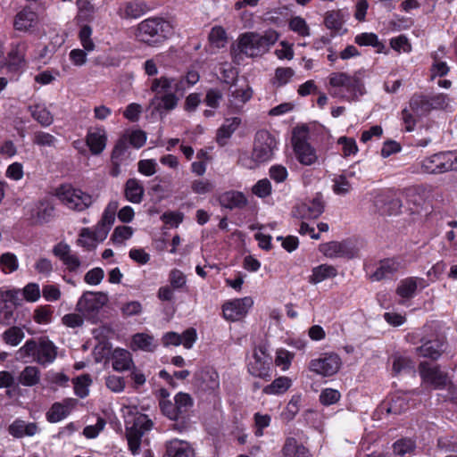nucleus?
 Returning a JSON list of instances; mask_svg holds the SVG:
<instances>
[{"mask_svg":"<svg viewBox=\"0 0 457 457\" xmlns=\"http://www.w3.org/2000/svg\"><path fill=\"white\" fill-rule=\"evenodd\" d=\"M278 39V34L274 30L266 31L264 35L254 32L242 34L230 53L235 63L240 64L244 56L254 58L262 55Z\"/></svg>","mask_w":457,"mask_h":457,"instance_id":"f257e3e1","label":"nucleus"},{"mask_svg":"<svg viewBox=\"0 0 457 457\" xmlns=\"http://www.w3.org/2000/svg\"><path fill=\"white\" fill-rule=\"evenodd\" d=\"M183 80L166 76L154 79L150 87L154 94L150 101V107L153 108V112L162 113L163 111L170 112L175 109L179 100L176 94L183 90Z\"/></svg>","mask_w":457,"mask_h":457,"instance_id":"f03ea898","label":"nucleus"},{"mask_svg":"<svg viewBox=\"0 0 457 457\" xmlns=\"http://www.w3.org/2000/svg\"><path fill=\"white\" fill-rule=\"evenodd\" d=\"M363 71H355L353 75L346 72H333L329 75V94L348 102L357 99L365 94L362 80Z\"/></svg>","mask_w":457,"mask_h":457,"instance_id":"7ed1b4c3","label":"nucleus"},{"mask_svg":"<svg viewBox=\"0 0 457 457\" xmlns=\"http://www.w3.org/2000/svg\"><path fill=\"white\" fill-rule=\"evenodd\" d=\"M278 148V142L274 136L267 130L256 133L252 155L240 157V163L246 169H255L261 164L270 161Z\"/></svg>","mask_w":457,"mask_h":457,"instance_id":"20e7f679","label":"nucleus"},{"mask_svg":"<svg viewBox=\"0 0 457 457\" xmlns=\"http://www.w3.org/2000/svg\"><path fill=\"white\" fill-rule=\"evenodd\" d=\"M17 355L19 359L32 357L40 364H47L54 361L56 351L53 342L48 339L40 338L38 342L30 339L19 349Z\"/></svg>","mask_w":457,"mask_h":457,"instance_id":"39448f33","label":"nucleus"},{"mask_svg":"<svg viewBox=\"0 0 457 457\" xmlns=\"http://www.w3.org/2000/svg\"><path fill=\"white\" fill-rule=\"evenodd\" d=\"M172 33L170 23L162 18H150L138 26V37L141 41L154 44L167 38Z\"/></svg>","mask_w":457,"mask_h":457,"instance_id":"423d86ee","label":"nucleus"},{"mask_svg":"<svg viewBox=\"0 0 457 457\" xmlns=\"http://www.w3.org/2000/svg\"><path fill=\"white\" fill-rule=\"evenodd\" d=\"M421 170L428 174H441L457 170V150L434 154L420 163Z\"/></svg>","mask_w":457,"mask_h":457,"instance_id":"0eeeda50","label":"nucleus"},{"mask_svg":"<svg viewBox=\"0 0 457 457\" xmlns=\"http://www.w3.org/2000/svg\"><path fill=\"white\" fill-rule=\"evenodd\" d=\"M59 201L67 208L77 212L87 209L94 202L92 195L71 185L59 187Z\"/></svg>","mask_w":457,"mask_h":457,"instance_id":"6e6552de","label":"nucleus"},{"mask_svg":"<svg viewBox=\"0 0 457 457\" xmlns=\"http://www.w3.org/2000/svg\"><path fill=\"white\" fill-rule=\"evenodd\" d=\"M271 364L272 358L267 353V347L262 345L253 350L247 369L251 375L269 380L271 378Z\"/></svg>","mask_w":457,"mask_h":457,"instance_id":"1a4fd4ad","label":"nucleus"},{"mask_svg":"<svg viewBox=\"0 0 457 457\" xmlns=\"http://www.w3.org/2000/svg\"><path fill=\"white\" fill-rule=\"evenodd\" d=\"M152 426V420L146 415L140 414L135 418L134 422L130 427H127L126 436L128 445L133 455L138 453L141 438L145 432L151 429Z\"/></svg>","mask_w":457,"mask_h":457,"instance_id":"9d476101","label":"nucleus"},{"mask_svg":"<svg viewBox=\"0 0 457 457\" xmlns=\"http://www.w3.org/2000/svg\"><path fill=\"white\" fill-rule=\"evenodd\" d=\"M341 366V359L336 353H326L320 358L313 359L309 363L311 371L328 377L336 374Z\"/></svg>","mask_w":457,"mask_h":457,"instance_id":"9b49d317","label":"nucleus"},{"mask_svg":"<svg viewBox=\"0 0 457 457\" xmlns=\"http://www.w3.org/2000/svg\"><path fill=\"white\" fill-rule=\"evenodd\" d=\"M419 370L423 381L431 385L435 389L445 388L450 382L447 373L442 371L437 366L421 362Z\"/></svg>","mask_w":457,"mask_h":457,"instance_id":"f8f14e48","label":"nucleus"},{"mask_svg":"<svg viewBox=\"0 0 457 457\" xmlns=\"http://www.w3.org/2000/svg\"><path fill=\"white\" fill-rule=\"evenodd\" d=\"M18 292H0V324L11 325L15 321L14 311L18 304Z\"/></svg>","mask_w":457,"mask_h":457,"instance_id":"ddd939ff","label":"nucleus"},{"mask_svg":"<svg viewBox=\"0 0 457 457\" xmlns=\"http://www.w3.org/2000/svg\"><path fill=\"white\" fill-rule=\"evenodd\" d=\"M405 267L406 262L402 257L386 258L380 261L370 278L374 281L390 278Z\"/></svg>","mask_w":457,"mask_h":457,"instance_id":"4468645a","label":"nucleus"},{"mask_svg":"<svg viewBox=\"0 0 457 457\" xmlns=\"http://www.w3.org/2000/svg\"><path fill=\"white\" fill-rule=\"evenodd\" d=\"M251 297H244L226 302L222 306L223 317L229 321H236L244 317L252 307Z\"/></svg>","mask_w":457,"mask_h":457,"instance_id":"2eb2a0df","label":"nucleus"},{"mask_svg":"<svg viewBox=\"0 0 457 457\" xmlns=\"http://www.w3.org/2000/svg\"><path fill=\"white\" fill-rule=\"evenodd\" d=\"M324 212L322 195L318 194L313 199L296 205L294 214L301 219H317Z\"/></svg>","mask_w":457,"mask_h":457,"instance_id":"dca6fc26","label":"nucleus"},{"mask_svg":"<svg viewBox=\"0 0 457 457\" xmlns=\"http://www.w3.org/2000/svg\"><path fill=\"white\" fill-rule=\"evenodd\" d=\"M292 141L296 159L301 164L310 166L317 162L316 150L305 138L294 137Z\"/></svg>","mask_w":457,"mask_h":457,"instance_id":"f3484780","label":"nucleus"},{"mask_svg":"<svg viewBox=\"0 0 457 457\" xmlns=\"http://www.w3.org/2000/svg\"><path fill=\"white\" fill-rule=\"evenodd\" d=\"M320 252L328 258H348L355 256V250L347 242L331 241L320 245Z\"/></svg>","mask_w":457,"mask_h":457,"instance_id":"a211bd4d","label":"nucleus"},{"mask_svg":"<svg viewBox=\"0 0 457 457\" xmlns=\"http://www.w3.org/2000/svg\"><path fill=\"white\" fill-rule=\"evenodd\" d=\"M428 286V281L423 278L409 277L399 282L396 293L403 298L410 299L414 296L418 288L423 289Z\"/></svg>","mask_w":457,"mask_h":457,"instance_id":"6ab92c4d","label":"nucleus"},{"mask_svg":"<svg viewBox=\"0 0 457 457\" xmlns=\"http://www.w3.org/2000/svg\"><path fill=\"white\" fill-rule=\"evenodd\" d=\"M37 23V12L29 8H23L17 12L13 19V28L21 32H30Z\"/></svg>","mask_w":457,"mask_h":457,"instance_id":"aec40b11","label":"nucleus"},{"mask_svg":"<svg viewBox=\"0 0 457 457\" xmlns=\"http://www.w3.org/2000/svg\"><path fill=\"white\" fill-rule=\"evenodd\" d=\"M107 135L104 129L95 128L88 130L86 144L93 155L100 154L105 148Z\"/></svg>","mask_w":457,"mask_h":457,"instance_id":"412c9836","label":"nucleus"},{"mask_svg":"<svg viewBox=\"0 0 457 457\" xmlns=\"http://www.w3.org/2000/svg\"><path fill=\"white\" fill-rule=\"evenodd\" d=\"M105 303L104 296L100 293L87 292L78 303L79 310L91 314L100 310Z\"/></svg>","mask_w":457,"mask_h":457,"instance_id":"4be33fe9","label":"nucleus"},{"mask_svg":"<svg viewBox=\"0 0 457 457\" xmlns=\"http://www.w3.org/2000/svg\"><path fill=\"white\" fill-rule=\"evenodd\" d=\"M375 204L383 214L396 215L401 212L403 204L400 198L387 194L376 197Z\"/></svg>","mask_w":457,"mask_h":457,"instance_id":"5701e85b","label":"nucleus"},{"mask_svg":"<svg viewBox=\"0 0 457 457\" xmlns=\"http://www.w3.org/2000/svg\"><path fill=\"white\" fill-rule=\"evenodd\" d=\"M163 457H195V452L187 442L173 439L166 444V453Z\"/></svg>","mask_w":457,"mask_h":457,"instance_id":"b1692460","label":"nucleus"},{"mask_svg":"<svg viewBox=\"0 0 457 457\" xmlns=\"http://www.w3.org/2000/svg\"><path fill=\"white\" fill-rule=\"evenodd\" d=\"M220 204L227 209H242L247 204L245 195L239 191H227L219 196Z\"/></svg>","mask_w":457,"mask_h":457,"instance_id":"393cba45","label":"nucleus"},{"mask_svg":"<svg viewBox=\"0 0 457 457\" xmlns=\"http://www.w3.org/2000/svg\"><path fill=\"white\" fill-rule=\"evenodd\" d=\"M281 453L282 457H312L309 449L292 436L286 438Z\"/></svg>","mask_w":457,"mask_h":457,"instance_id":"a878e982","label":"nucleus"},{"mask_svg":"<svg viewBox=\"0 0 457 457\" xmlns=\"http://www.w3.org/2000/svg\"><path fill=\"white\" fill-rule=\"evenodd\" d=\"M145 195L143 183L136 179H129L124 185V196L132 204H140Z\"/></svg>","mask_w":457,"mask_h":457,"instance_id":"bb28decb","label":"nucleus"},{"mask_svg":"<svg viewBox=\"0 0 457 457\" xmlns=\"http://www.w3.org/2000/svg\"><path fill=\"white\" fill-rule=\"evenodd\" d=\"M252 97V90L250 87L246 88H233L229 87L228 95V108L233 112H238L241 107Z\"/></svg>","mask_w":457,"mask_h":457,"instance_id":"cd10ccee","label":"nucleus"},{"mask_svg":"<svg viewBox=\"0 0 457 457\" xmlns=\"http://www.w3.org/2000/svg\"><path fill=\"white\" fill-rule=\"evenodd\" d=\"M446 349V343L441 339L429 340L417 348L419 354L425 358L436 360Z\"/></svg>","mask_w":457,"mask_h":457,"instance_id":"c85d7f7f","label":"nucleus"},{"mask_svg":"<svg viewBox=\"0 0 457 457\" xmlns=\"http://www.w3.org/2000/svg\"><path fill=\"white\" fill-rule=\"evenodd\" d=\"M112 366L116 371L129 370L133 366L131 353L125 349L117 348L112 355Z\"/></svg>","mask_w":457,"mask_h":457,"instance_id":"c756f323","label":"nucleus"},{"mask_svg":"<svg viewBox=\"0 0 457 457\" xmlns=\"http://www.w3.org/2000/svg\"><path fill=\"white\" fill-rule=\"evenodd\" d=\"M8 432L14 437L21 438L25 436H32L37 434V427L36 423H27L21 420H14L8 428Z\"/></svg>","mask_w":457,"mask_h":457,"instance_id":"7c9ffc66","label":"nucleus"},{"mask_svg":"<svg viewBox=\"0 0 457 457\" xmlns=\"http://www.w3.org/2000/svg\"><path fill=\"white\" fill-rule=\"evenodd\" d=\"M241 123V119L238 117H233L229 119H226L224 123L220 126V128L217 131V143L220 145H225L227 140L231 137V135L237 130Z\"/></svg>","mask_w":457,"mask_h":457,"instance_id":"2f4dec72","label":"nucleus"},{"mask_svg":"<svg viewBox=\"0 0 457 457\" xmlns=\"http://www.w3.org/2000/svg\"><path fill=\"white\" fill-rule=\"evenodd\" d=\"M409 107L417 116H426L431 112L428 96L416 93L410 101Z\"/></svg>","mask_w":457,"mask_h":457,"instance_id":"473e14b6","label":"nucleus"},{"mask_svg":"<svg viewBox=\"0 0 457 457\" xmlns=\"http://www.w3.org/2000/svg\"><path fill=\"white\" fill-rule=\"evenodd\" d=\"M201 386L205 390L214 391L220 386L219 374L212 368H204L197 375Z\"/></svg>","mask_w":457,"mask_h":457,"instance_id":"72a5a7b5","label":"nucleus"},{"mask_svg":"<svg viewBox=\"0 0 457 457\" xmlns=\"http://www.w3.org/2000/svg\"><path fill=\"white\" fill-rule=\"evenodd\" d=\"M337 275V270L334 266L321 264L312 269V273L310 276L309 282L315 285L327 278H335Z\"/></svg>","mask_w":457,"mask_h":457,"instance_id":"f704fd0d","label":"nucleus"},{"mask_svg":"<svg viewBox=\"0 0 457 457\" xmlns=\"http://www.w3.org/2000/svg\"><path fill=\"white\" fill-rule=\"evenodd\" d=\"M27 49L28 44L25 41L12 44L8 54V64L10 66H19L24 62Z\"/></svg>","mask_w":457,"mask_h":457,"instance_id":"c9c22d12","label":"nucleus"},{"mask_svg":"<svg viewBox=\"0 0 457 457\" xmlns=\"http://www.w3.org/2000/svg\"><path fill=\"white\" fill-rule=\"evenodd\" d=\"M174 403L179 420L184 419L194 404L192 397L183 392H179L175 395Z\"/></svg>","mask_w":457,"mask_h":457,"instance_id":"e433bc0d","label":"nucleus"},{"mask_svg":"<svg viewBox=\"0 0 457 457\" xmlns=\"http://www.w3.org/2000/svg\"><path fill=\"white\" fill-rule=\"evenodd\" d=\"M416 450V442L411 438H401L393 445V451L397 457L411 456Z\"/></svg>","mask_w":457,"mask_h":457,"instance_id":"4c0bfd02","label":"nucleus"},{"mask_svg":"<svg viewBox=\"0 0 457 457\" xmlns=\"http://www.w3.org/2000/svg\"><path fill=\"white\" fill-rule=\"evenodd\" d=\"M59 259L63 262L70 271L77 270L80 266V261L76 254L70 253L67 245L59 244Z\"/></svg>","mask_w":457,"mask_h":457,"instance_id":"58836bf2","label":"nucleus"},{"mask_svg":"<svg viewBox=\"0 0 457 457\" xmlns=\"http://www.w3.org/2000/svg\"><path fill=\"white\" fill-rule=\"evenodd\" d=\"M40 380V372L35 366H27L19 375L18 383L24 386H33Z\"/></svg>","mask_w":457,"mask_h":457,"instance_id":"ea45409f","label":"nucleus"},{"mask_svg":"<svg viewBox=\"0 0 457 457\" xmlns=\"http://www.w3.org/2000/svg\"><path fill=\"white\" fill-rule=\"evenodd\" d=\"M29 111L31 116L43 126H48L54 120L53 115L43 105H40V104L30 105L29 107Z\"/></svg>","mask_w":457,"mask_h":457,"instance_id":"a19ab883","label":"nucleus"},{"mask_svg":"<svg viewBox=\"0 0 457 457\" xmlns=\"http://www.w3.org/2000/svg\"><path fill=\"white\" fill-rule=\"evenodd\" d=\"M153 336L145 333H137L132 337V345L134 348L145 352H153L155 348Z\"/></svg>","mask_w":457,"mask_h":457,"instance_id":"79ce46f5","label":"nucleus"},{"mask_svg":"<svg viewBox=\"0 0 457 457\" xmlns=\"http://www.w3.org/2000/svg\"><path fill=\"white\" fill-rule=\"evenodd\" d=\"M55 215L54 204L47 200L42 201L37 206V219L40 223L48 222Z\"/></svg>","mask_w":457,"mask_h":457,"instance_id":"37998d69","label":"nucleus"},{"mask_svg":"<svg viewBox=\"0 0 457 457\" xmlns=\"http://www.w3.org/2000/svg\"><path fill=\"white\" fill-rule=\"evenodd\" d=\"M295 76V71L290 67H278L275 70L272 84L276 87L287 85Z\"/></svg>","mask_w":457,"mask_h":457,"instance_id":"c03bdc74","label":"nucleus"},{"mask_svg":"<svg viewBox=\"0 0 457 457\" xmlns=\"http://www.w3.org/2000/svg\"><path fill=\"white\" fill-rule=\"evenodd\" d=\"M291 386V380L287 377L276 378L271 384L266 386L263 392L267 395H278L286 392Z\"/></svg>","mask_w":457,"mask_h":457,"instance_id":"a18cd8bd","label":"nucleus"},{"mask_svg":"<svg viewBox=\"0 0 457 457\" xmlns=\"http://www.w3.org/2000/svg\"><path fill=\"white\" fill-rule=\"evenodd\" d=\"M92 383L89 375L84 374L73 379L75 394L80 398H84L88 395V386Z\"/></svg>","mask_w":457,"mask_h":457,"instance_id":"49530a36","label":"nucleus"},{"mask_svg":"<svg viewBox=\"0 0 457 457\" xmlns=\"http://www.w3.org/2000/svg\"><path fill=\"white\" fill-rule=\"evenodd\" d=\"M393 371L396 375L414 372V363L407 357L397 356L394 359Z\"/></svg>","mask_w":457,"mask_h":457,"instance_id":"de8ad7c7","label":"nucleus"},{"mask_svg":"<svg viewBox=\"0 0 457 457\" xmlns=\"http://www.w3.org/2000/svg\"><path fill=\"white\" fill-rule=\"evenodd\" d=\"M24 337V332L19 327L13 326L3 334L4 341L12 346L18 345Z\"/></svg>","mask_w":457,"mask_h":457,"instance_id":"09e8293b","label":"nucleus"},{"mask_svg":"<svg viewBox=\"0 0 457 457\" xmlns=\"http://www.w3.org/2000/svg\"><path fill=\"white\" fill-rule=\"evenodd\" d=\"M0 266L4 273H12L17 270L19 264L14 253H4L0 256Z\"/></svg>","mask_w":457,"mask_h":457,"instance_id":"8fccbe9b","label":"nucleus"},{"mask_svg":"<svg viewBox=\"0 0 457 457\" xmlns=\"http://www.w3.org/2000/svg\"><path fill=\"white\" fill-rule=\"evenodd\" d=\"M134 233L131 227L129 226H118L114 228L111 240L114 244H122L125 240L129 239Z\"/></svg>","mask_w":457,"mask_h":457,"instance_id":"3c124183","label":"nucleus"},{"mask_svg":"<svg viewBox=\"0 0 457 457\" xmlns=\"http://www.w3.org/2000/svg\"><path fill=\"white\" fill-rule=\"evenodd\" d=\"M324 22L325 26L335 33H338L343 27L342 17L337 12H328L325 16Z\"/></svg>","mask_w":457,"mask_h":457,"instance_id":"603ef678","label":"nucleus"},{"mask_svg":"<svg viewBox=\"0 0 457 457\" xmlns=\"http://www.w3.org/2000/svg\"><path fill=\"white\" fill-rule=\"evenodd\" d=\"M169 281L173 289L180 290L186 286L187 277L181 270L173 269L170 271Z\"/></svg>","mask_w":457,"mask_h":457,"instance_id":"864d4df0","label":"nucleus"},{"mask_svg":"<svg viewBox=\"0 0 457 457\" xmlns=\"http://www.w3.org/2000/svg\"><path fill=\"white\" fill-rule=\"evenodd\" d=\"M289 28L302 37H307L310 35V29L306 21L299 16L294 17L290 20Z\"/></svg>","mask_w":457,"mask_h":457,"instance_id":"5fc2aeb1","label":"nucleus"},{"mask_svg":"<svg viewBox=\"0 0 457 457\" xmlns=\"http://www.w3.org/2000/svg\"><path fill=\"white\" fill-rule=\"evenodd\" d=\"M138 172L146 177L153 176L157 171V162L154 159L140 160L137 162Z\"/></svg>","mask_w":457,"mask_h":457,"instance_id":"6e6d98bb","label":"nucleus"},{"mask_svg":"<svg viewBox=\"0 0 457 457\" xmlns=\"http://www.w3.org/2000/svg\"><path fill=\"white\" fill-rule=\"evenodd\" d=\"M129 150V142L126 137H122L120 139L117 141L115 144L112 152L111 160H122L125 156L126 153Z\"/></svg>","mask_w":457,"mask_h":457,"instance_id":"4d7b16f0","label":"nucleus"},{"mask_svg":"<svg viewBox=\"0 0 457 457\" xmlns=\"http://www.w3.org/2000/svg\"><path fill=\"white\" fill-rule=\"evenodd\" d=\"M125 137L129 144L137 149L142 147L146 141V134L140 129L133 130Z\"/></svg>","mask_w":457,"mask_h":457,"instance_id":"13d9d810","label":"nucleus"},{"mask_svg":"<svg viewBox=\"0 0 457 457\" xmlns=\"http://www.w3.org/2000/svg\"><path fill=\"white\" fill-rule=\"evenodd\" d=\"M340 393L332 388H326L322 390V392L320 395V402L323 405H331L336 403L340 399Z\"/></svg>","mask_w":457,"mask_h":457,"instance_id":"bf43d9fd","label":"nucleus"},{"mask_svg":"<svg viewBox=\"0 0 457 457\" xmlns=\"http://www.w3.org/2000/svg\"><path fill=\"white\" fill-rule=\"evenodd\" d=\"M253 193L258 197L264 198L271 194V184L269 179H260L253 187Z\"/></svg>","mask_w":457,"mask_h":457,"instance_id":"052dcab7","label":"nucleus"},{"mask_svg":"<svg viewBox=\"0 0 457 457\" xmlns=\"http://www.w3.org/2000/svg\"><path fill=\"white\" fill-rule=\"evenodd\" d=\"M105 386L114 393H120L125 388V380L123 378L116 375H109L105 378Z\"/></svg>","mask_w":457,"mask_h":457,"instance_id":"680f3d73","label":"nucleus"},{"mask_svg":"<svg viewBox=\"0 0 457 457\" xmlns=\"http://www.w3.org/2000/svg\"><path fill=\"white\" fill-rule=\"evenodd\" d=\"M253 418L256 427L255 436H262L263 435V429L270 426L271 418L269 414H261L259 412H256Z\"/></svg>","mask_w":457,"mask_h":457,"instance_id":"e2e57ef3","label":"nucleus"},{"mask_svg":"<svg viewBox=\"0 0 457 457\" xmlns=\"http://www.w3.org/2000/svg\"><path fill=\"white\" fill-rule=\"evenodd\" d=\"M22 295L26 301L36 302L40 297V288L37 283H29L22 289Z\"/></svg>","mask_w":457,"mask_h":457,"instance_id":"0e129e2a","label":"nucleus"},{"mask_svg":"<svg viewBox=\"0 0 457 457\" xmlns=\"http://www.w3.org/2000/svg\"><path fill=\"white\" fill-rule=\"evenodd\" d=\"M351 188L352 186L345 175H340L334 180L333 191L337 195H346L350 192Z\"/></svg>","mask_w":457,"mask_h":457,"instance_id":"69168bd1","label":"nucleus"},{"mask_svg":"<svg viewBox=\"0 0 457 457\" xmlns=\"http://www.w3.org/2000/svg\"><path fill=\"white\" fill-rule=\"evenodd\" d=\"M192 191L198 195L210 193L213 189V185L207 179H196L191 184Z\"/></svg>","mask_w":457,"mask_h":457,"instance_id":"338daca9","label":"nucleus"},{"mask_svg":"<svg viewBox=\"0 0 457 457\" xmlns=\"http://www.w3.org/2000/svg\"><path fill=\"white\" fill-rule=\"evenodd\" d=\"M209 39L215 46H223L226 41V31L221 27H214L209 34Z\"/></svg>","mask_w":457,"mask_h":457,"instance_id":"774afa93","label":"nucleus"}]
</instances>
